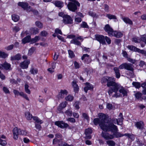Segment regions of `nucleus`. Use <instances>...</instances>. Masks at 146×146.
Instances as JSON below:
<instances>
[{"label":"nucleus","instance_id":"obj_10","mask_svg":"<svg viewBox=\"0 0 146 146\" xmlns=\"http://www.w3.org/2000/svg\"><path fill=\"white\" fill-rule=\"evenodd\" d=\"M96 40L98 41L100 44L105 45L106 44L105 41V36L102 35L96 34L95 35Z\"/></svg>","mask_w":146,"mask_h":146},{"label":"nucleus","instance_id":"obj_38","mask_svg":"<svg viewBox=\"0 0 146 146\" xmlns=\"http://www.w3.org/2000/svg\"><path fill=\"white\" fill-rule=\"evenodd\" d=\"M65 99L66 101L71 102L73 100L74 97L70 95H69L65 98Z\"/></svg>","mask_w":146,"mask_h":146},{"label":"nucleus","instance_id":"obj_34","mask_svg":"<svg viewBox=\"0 0 146 146\" xmlns=\"http://www.w3.org/2000/svg\"><path fill=\"white\" fill-rule=\"evenodd\" d=\"M123 20L126 23H128L130 25H132L133 24L132 21L129 18L124 17L123 18Z\"/></svg>","mask_w":146,"mask_h":146},{"label":"nucleus","instance_id":"obj_33","mask_svg":"<svg viewBox=\"0 0 146 146\" xmlns=\"http://www.w3.org/2000/svg\"><path fill=\"white\" fill-rule=\"evenodd\" d=\"M12 19L13 21L15 22L18 21L19 19V16L15 14H13L12 15Z\"/></svg>","mask_w":146,"mask_h":146},{"label":"nucleus","instance_id":"obj_37","mask_svg":"<svg viewBox=\"0 0 146 146\" xmlns=\"http://www.w3.org/2000/svg\"><path fill=\"white\" fill-rule=\"evenodd\" d=\"M127 48L130 50L135 52H137L138 49L137 48L132 45H128Z\"/></svg>","mask_w":146,"mask_h":146},{"label":"nucleus","instance_id":"obj_50","mask_svg":"<svg viewBox=\"0 0 146 146\" xmlns=\"http://www.w3.org/2000/svg\"><path fill=\"white\" fill-rule=\"evenodd\" d=\"M86 87L88 89V90H92L93 88V86L89 83L87 82L86 83Z\"/></svg>","mask_w":146,"mask_h":146},{"label":"nucleus","instance_id":"obj_32","mask_svg":"<svg viewBox=\"0 0 146 146\" xmlns=\"http://www.w3.org/2000/svg\"><path fill=\"white\" fill-rule=\"evenodd\" d=\"M31 33L33 35H36L38 34V30L36 28H32L30 29Z\"/></svg>","mask_w":146,"mask_h":146},{"label":"nucleus","instance_id":"obj_6","mask_svg":"<svg viewBox=\"0 0 146 146\" xmlns=\"http://www.w3.org/2000/svg\"><path fill=\"white\" fill-rule=\"evenodd\" d=\"M71 2L68 3L67 7L69 10L72 12H75L80 6V4L76 0H68Z\"/></svg>","mask_w":146,"mask_h":146},{"label":"nucleus","instance_id":"obj_21","mask_svg":"<svg viewBox=\"0 0 146 146\" xmlns=\"http://www.w3.org/2000/svg\"><path fill=\"white\" fill-rule=\"evenodd\" d=\"M113 135L116 137H120L123 136V134L117 132V128H112Z\"/></svg>","mask_w":146,"mask_h":146},{"label":"nucleus","instance_id":"obj_7","mask_svg":"<svg viewBox=\"0 0 146 146\" xmlns=\"http://www.w3.org/2000/svg\"><path fill=\"white\" fill-rule=\"evenodd\" d=\"M119 118L118 119H109V121L113 125L111 126L110 128H117L116 126L114 124H117L118 125H121L123 124V117L122 113H120L119 116Z\"/></svg>","mask_w":146,"mask_h":146},{"label":"nucleus","instance_id":"obj_36","mask_svg":"<svg viewBox=\"0 0 146 146\" xmlns=\"http://www.w3.org/2000/svg\"><path fill=\"white\" fill-rule=\"evenodd\" d=\"M65 114L68 117H70L72 116V111L70 109L67 110L64 112Z\"/></svg>","mask_w":146,"mask_h":146},{"label":"nucleus","instance_id":"obj_4","mask_svg":"<svg viewBox=\"0 0 146 146\" xmlns=\"http://www.w3.org/2000/svg\"><path fill=\"white\" fill-rule=\"evenodd\" d=\"M13 138L15 140H17L19 135H27L29 134V132L25 129L21 128H14L13 131Z\"/></svg>","mask_w":146,"mask_h":146},{"label":"nucleus","instance_id":"obj_44","mask_svg":"<svg viewBox=\"0 0 146 146\" xmlns=\"http://www.w3.org/2000/svg\"><path fill=\"white\" fill-rule=\"evenodd\" d=\"M106 17H108L109 19H117V17L116 16L114 15L108 14L106 15Z\"/></svg>","mask_w":146,"mask_h":146},{"label":"nucleus","instance_id":"obj_11","mask_svg":"<svg viewBox=\"0 0 146 146\" xmlns=\"http://www.w3.org/2000/svg\"><path fill=\"white\" fill-rule=\"evenodd\" d=\"M33 118L35 121V126L36 128H40L41 126L40 124L43 123V121L36 116H34Z\"/></svg>","mask_w":146,"mask_h":146},{"label":"nucleus","instance_id":"obj_8","mask_svg":"<svg viewBox=\"0 0 146 146\" xmlns=\"http://www.w3.org/2000/svg\"><path fill=\"white\" fill-rule=\"evenodd\" d=\"M133 65L130 63H124L119 66V68L120 69H125L133 71L134 70Z\"/></svg>","mask_w":146,"mask_h":146},{"label":"nucleus","instance_id":"obj_54","mask_svg":"<svg viewBox=\"0 0 146 146\" xmlns=\"http://www.w3.org/2000/svg\"><path fill=\"white\" fill-rule=\"evenodd\" d=\"M40 34L41 36L45 37L47 36L48 33L46 31H43L40 32Z\"/></svg>","mask_w":146,"mask_h":146},{"label":"nucleus","instance_id":"obj_58","mask_svg":"<svg viewBox=\"0 0 146 146\" xmlns=\"http://www.w3.org/2000/svg\"><path fill=\"white\" fill-rule=\"evenodd\" d=\"M74 68L75 69H78L80 67L79 64L76 61L74 62Z\"/></svg>","mask_w":146,"mask_h":146},{"label":"nucleus","instance_id":"obj_47","mask_svg":"<svg viewBox=\"0 0 146 146\" xmlns=\"http://www.w3.org/2000/svg\"><path fill=\"white\" fill-rule=\"evenodd\" d=\"M68 53L69 56L71 58H74L75 56V55L73 52L70 50H68Z\"/></svg>","mask_w":146,"mask_h":146},{"label":"nucleus","instance_id":"obj_52","mask_svg":"<svg viewBox=\"0 0 146 146\" xmlns=\"http://www.w3.org/2000/svg\"><path fill=\"white\" fill-rule=\"evenodd\" d=\"M137 52L141 53L142 54H143L145 55L146 56V51L143 50H141L138 48Z\"/></svg>","mask_w":146,"mask_h":146},{"label":"nucleus","instance_id":"obj_49","mask_svg":"<svg viewBox=\"0 0 146 146\" xmlns=\"http://www.w3.org/2000/svg\"><path fill=\"white\" fill-rule=\"evenodd\" d=\"M81 27L83 28H88V26L86 23L85 22H83L81 24Z\"/></svg>","mask_w":146,"mask_h":146},{"label":"nucleus","instance_id":"obj_62","mask_svg":"<svg viewBox=\"0 0 146 146\" xmlns=\"http://www.w3.org/2000/svg\"><path fill=\"white\" fill-rule=\"evenodd\" d=\"M55 33H58L61 35L62 34V33L61 30L58 28L56 29H55Z\"/></svg>","mask_w":146,"mask_h":146},{"label":"nucleus","instance_id":"obj_59","mask_svg":"<svg viewBox=\"0 0 146 146\" xmlns=\"http://www.w3.org/2000/svg\"><path fill=\"white\" fill-rule=\"evenodd\" d=\"M107 108L109 110L113 108V106L112 104L110 103H107L106 105Z\"/></svg>","mask_w":146,"mask_h":146},{"label":"nucleus","instance_id":"obj_55","mask_svg":"<svg viewBox=\"0 0 146 146\" xmlns=\"http://www.w3.org/2000/svg\"><path fill=\"white\" fill-rule=\"evenodd\" d=\"M14 45L13 44L10 45L6 47L5 49L7 50H9L13 49Z\"/></svg>","mask_w":146,"mask_h":146},{"label":"nucleus","instance_id":"obj_2","mask_svg":"<svg viewBox=\"0 0 146 146\" xmlns=\"http://www.w3.org/2000/svg\"><path fill=\"white\" fill-rule=\"evenodd\" d=\"M115 79L114 78L107 76L104 77L102 79L101 82L102 83L107 82V85L108 87H112L109 89L108 91V94L110 96L111 95V92L113 90L115 92L116 91L119 87L118 84L115 82Z\"/></svg>","mask_w":146,"mask_h":146},{"label":"nucleus","instance_id":"obj_56","mask_svg":"<svg viewBox=\"0 0 146 146\" xmlns=\"http://www.w3.org/2000/svg\"><path fill=\"white\" fill-rule=\"evenodd\" d=\"M82 115L84 119H86L88 121L89 120V117L87 114L85 113H83Z\"/></svg>","mask_w":146,"mask_h":146},{"label":"nucleus","instance_id":"obj_25","mask_svg":"<svg viewBox=\"0 0 146 146\" xmlns=\"http://www.w3.org/2000/svg\"><path fill=\"white\" fill-rule=\"evenodd\" d=\"M18 5L21 7L24 10H26L27 7L29 6V4L27 3L19 2L18 3Z\"/></svg>","mask_w":146,"mask_h":146},{"label":"nucleus","instance_id":"obj_13","mask_svg":"<svg viewBox=\"0 0 146 146\" xmlns=\"http://www.w3.org/2000/svg\"><path fill=\"white\" fill-rule=\"evenodd\" d=\"M63 22L65 24H72L73 19L70 16L66 15L63 19Z\"/></svg>","mask_w":146,"mask_h":146},{"label":"nucleus","instance_id":"obj_16","mask_svg":"<svg viewBox=\"0 0 146 146\" xmlns=\"http://www.w3.org/2000/svg\"><path fill=\"white\" fill-rule=\"evenodd\" d=\"M13 93L16 96H18L19 95L25 98L27 100H29V99L27 95L23 92H20L16 90H13Z\"/></svg>","mask_w":146,"mask_h":146},{"label":"nucleus","instance_id":"obj_26","mask_svg":"<svg viewBox=\"0 0 146 146\" xmlns=\"http://www.w3.org/2000/svg\"><path fill=\"white\" fill-rule=\"evenodd\" d=\"M119 68L117 67H115L113 68V70L115 73L116 77L117 78H119L120 76V74L119 70Z\"/></svg>","mask_w":146,"mask_h":146},{"label":"nucleus","instance_id":"obj_46","mask_svg":"<svg viewBox=\"0 0 146 146\" xmlns=\"http://www.w3.org/2000/svg\"><path fill=\"white\" fill-rule=\"evenodd\" d=\"M31 40V41L32 43H34L40 40V38L38 36H36L34 38Z\"/></svg>","mask_w":146,"mask_h":146},{"label":"nucleus","instance_id":"obj_3","mask_svg":"<svg viewBox=\"0 0 146 146\" xmlns=\"http://www.w3.org/2000/svg\"><path fill=\"white\" fill-rule=\"evenodd\" d=\"M102 136L106 140L111 139L114 138L112 128H102Z\"/></svg>","mask_w":146,"mask_h":146},{"label":"nucleus","instance_id":"obj_22","mask_svg":"<svg viewBox=\"0 0 146 146\" xmlns=\"http://www.w3.org/2000/svg\"><path fill=\"white\" fill-rule=\"evenodd\" d=\"M81 59L85 63H88L90 62L89 56L87 54H84L81 57Z\"/></svg>","mask_w":146,"mask_h":146},{"label":"nucleus","instance_id":"obj_30","mask_svg":"<svg viewBox=\"0 0 146 146\" xmlns=\"http://www.w3.org/2000/svg\"><path fill=\"white\" fill-rule=\"evenodd\" d=\"M72 85L74 88V90L75 92H77L79 90V87L78 85L75 81H73L72 82Z\"/></svg>","mask_w":146,"mask_h":146},{"label":"nucleus","instance_id":"obj_42","mask_svg":"<svg viewBox=\"0 0 146 146\" xmlns=\"http://www.w3.org/2000/svg\"><path fill=\"white\" fill-rule=\"evenodd\" d=\"M141 86L145 89L142 91V93L143 94L146 95V83H143Z\"/></svg>","mask_w":146,"mask_h":146},{"label":"nucleus","instance_id":"obj_15","mask_svg":"<svg viewBox=\"0 0 146 146\" xmlns=\"http://www.w3.org/2000/svg\"><path fill=\"white\" fill-rule=\"evenodd\" d=\"M68 94V92L66 90H61L60 92L59 93L58 95L57 96V97L59 99L63 98L64 96L67 95Z\"/></svg>","mask_w":146,"mask_h":146},{"label":"nucleus","instance_id":"obj_1","mask_svg":"<svg viewBox=\"0 0 146 146\" xmlns=\"http://www.w3.org/2000/svg\"><path fill=\"white\" fill-rule=\"evenodd\" d=\"M98 118H96L93 121L95 125H98L101 128H110L111 126L113 125L105 114L100 113L98 114Z\"/></svg>","mask_w":146,"mask_h":146},{"label":"nucleus","instance_id":"obj_43","mask_svg":"<svg viewBox=\"0 0 146 146\" xmlns=\"http://www.w3.org/2000/svg\"><path fill=\"white\" fill-rule=\"evenodd\" d=\"M8 56V54L4 52L0 51V57L3 58H5Z\"/></svg>","mask_w":146,"mask_h":146},{"label":"nucleus","instance_id":"obj_64","mask_svg":"<svg viewBox=\"0 0 146 146\" xmlns=\"http://www.w3.org/2000/svg\"><path fill=\"white\" fill-rule=\"evenodd\" d=\"M141 40L145 42L146 41V35H143L141 38Z\"/></svg>","mask_w":146,"mask_h":146},{"label":"nucleus","instance_id":"obj_51","mask_svg":"<svg viewBox=\"0 0 146 146\" xmlns=\"http://www.w3.org/2000/svg\"><path fill=\"white\" fill-rule=\"evenodd\" d=\"M30 71L31 74H34L37 73L38 70L36 69H35L33 68H31Z\"/></svg>","mask_w":146,"mask_h":146},{"label":"nucleus","instance_id":"obj_63","mask_svg":"<svg viewBox=\"0 0 146 146\" xmlns=\"http://www.w3.org/2000/svg\"><path fill=\"white\" fill-rule=\"evenodd\" d=\"M132 41L133 42L137 43L140 42V40L137 38L135 37L132 39Z\"/></svg>","mask_w":146,"mask_h":146},{"label":"nucleus","instance_id":"obj_27","mask_svg":"<svg viewBox=\"0 0 146 146\" xmlns=\"http://www.w3.org/2000/svg\"><path fill=\"white\" fill-rule=\"evenodd\" d=\"M135 124L137 128H143L144 125V122L142 121L135 122Z\"/></svg>","mask_w":146,"mask_h":146},{"label":"nucleus","instance_id":"obj_45","mask_svg":"<svg viewBox=\"0 0 146 146\" xmlns=\"http://www.w3.org/2000/svg\"><path fill=\"white\" fill-rule=\"evenodd\" d=\"M36 25L38 28L41 29L43 27V24L40 22L38 21H36L35 22Z\"/></svg>","mask_w":146,"mask_h":146},{"label":"nucleus","instance_id":"obj_53","mask_svg":"<svg viewBox=\"0 0 146 146\" xmlns=\"http://www.w3.org/2000/svg\"><path fill=\"white\" fill-rule=\"evenodd\" d=\"M105 41H106L107 43L108 44H110L111 43V40L110 38L107 36H105Z\"/></svg>","mask_w":146,"mask_h":146},{"label":"nucleus","instance_id":"obj_24","mask_svg":"<svg viewBox=\"0 0 146 146\" xmlns=\"http://www.w3.org/2000/svg\"><path fill=\"white\" fill-rule=\"evenodd\" d=\"M29 63L30 61L29 60H25L20 64V66L23 69L26 68H28Z\"/></svg>","mask_w":146,"mask_h":146},{"label":"nucleus","instance_id":"obj_39","mask_svg":"<svg viewBox=\"0 0 146 146\" xmlns=\"http://www.w3.org/2000/svg\"><path fill=\"white\" fill-rule=\"evenodd\" d=\"M132 85L135 88H139L141 87V84L139 82H133Z\"/></svg>","mask_w":146,"mask_h":146},{"label":"nucleus","instance_id":"obj_61","mask_svg":"<svg viewBox=\"0 0 146 146\" xmlns=\"http://www.w3.org/2000/svg\"><path fill=\"white\" fill-rule=\"evenodd\" d=\"M3 90L6 94L9 93V91L8 88L5 87H4L3 88Z\"/></svg>","mask_w":146,"mask_h":146},{"label":"nucleus","instance_id":"obj_29","mask_svg":"<svg viewBox=\"0 0 146 146\" xmlns=\"http://www.w3.org/2000/svg\"><path fill=\"white\" fill-rule=\"evenodd\" d=\"M31 37L30 36H28L23 39L22 40V42L24 44H25L27 42H29L31 41Z\"/></svg>","mask_w":146,"mask_h":146},{"label":"nucleus","instance_id":"obj_5","mask_svg":"<svg viewBox=\"0 0 146 146\" xmlns=\"http://www.w3.org/2000/svg\"><path fill=\"white\" fill-rule=\"evenodd\" d=\"M118 85L119 86V87L117 88V90L115 92L113 90L111 92V95L113 92L115 93L112 96L116 98L120 97L121 96V94L123 95V96H127V92L126 90L124 88L121 86L120 85L118 84Z\"/></svg>","mask_w":146,"mask_h":146},{"label":"nucleus","instance_id":"obj_14","mask_svg":"<svg viewBox=\"0 0 146 146\" xmlns=\"http://www.w3.org/2000/svg\"><path fill=\"white\" fill-rule=\"evenodd\" d=\"M0 69L10 70L11 69V65L10 64L5 62L3 64H0Z\"/></svg>","mask_w":146,"mask_h":146},{"label":"nucleus","instance_id":"obj_17","mask_svg":"<svg viewBox=\"0 0 146 146\" xmlns=\"http://www.w3.org/2000/svg\"><path fill=\"white\" fill-rule=\"evenodd\" d=\"M104 29L105 31L107 32L109 35L110 36L113 31V29L108 24L106 25Z\"/></svg>","mask_w":146,"mask_h":146},{"label":"nucleus","instance_id":"obj_41","mask_svg":"<svg viewBox=\"0 0 146 146\" xmlns=\"http://www.w3.org/2000/svg\"><path fill=\"white\" fill-rule=\"evenodd\" d=\"M7 144L6 140L2 139L0 137V145L3 146H5Z\"/></svg>","mask_w":146,"mask_h":146},{"label":"nucleus","instance_id":"obj_12","mask_svg":"<svg viewBox=\"0 0 146 146\" xmlns=\"http://www.w3.org/2000/svg\"><path fill=\"white\" fill-rule=\"evenodd\" d=\"M55 125L60 128H66L69 126L67 123L64 122L63 121H57L55 122Z\"/></svg>","mask_w":146,"mask_h":146},{"label":"nucleus","instance_id":"obj_35","mask_svg":"<svg viewBox=\"0 0 146 146\" xmlns=\"http://www.w3.org/2000/svg\"><path fill=\"white\" fill-rule=\"evenodd\" d=\"M106 142L109 146H115L116 144L115 143L113 140H108Z\"/></svg>","mask_w":146,"mask_h":146},{"label":"nucleus","instance_id":"obj_28","mask_svg":"<svg viewBox=\"0 0 146 146\" xmlns=\"http://www.w3.org/2000/svg\"><path fill=\"white\" fill-rule=\"evenodd\" d=\"M25 115L26 119L29 120H30L33 118L32 115L29 112H26L25 113Z\"/></svg>","mask_w":146,"mask_h":146},{"label":"nucleus","instance_id":"obj_19","mask_svg":"<svg viewBox=\"0 0 146 146\" xmlns=\"http://www.w3.org/2000/svg\"><path fill=\"white\" fill-rule=\"evenodd\" d=\"M92 132L91 128H87L85 130V134L86 135V139H90L91 138V136L90 134Z\"/></svg>","mask_w":146,"mask_h":146},{"label":"nucleus","instance_id":"obj_18","mask_svg":"<svg viewBox=\"0 0 146 146\" xmlns=\"http://www.w3.org/2000/svg\"><path fill=\"white\" fill-rule=\"evenodd\" d=\"M123 36V34L121 32L113 31L110 36H114L117 38H119L122 37Z\"/></svg>","mask_w":146,"mask_h":146},{"label":"nucleus","instance_id":"obj_60","mask_svg":"<svg viewBox=\"0 0 146 146\" xmlns=\"http://www.w3.org/2000/svg\"><path fill=\"white\" fill-rule=\"evenodd\" d=\"M67 120L68 121H69L72 123H75V120L73 118H72V117L68 118L67 119Z\"/></svg>","mask_w":146,"mask_h":146},{"label":"nucleus","instance_id":"obj_57","mask_svg":"<svg viewBox=\"0 0 146 146\" xmlns=\"http://www.w3.org/2000/svg\"><path fill=\"white\" fill-rule=\"evenodd\" d=\"M142 96V94L139 92H137L135 94L136 98L137 99H139Z\"/></svg>","mask_w":146,"mask_h":146},{"label":"nucleus","instance_id":"obj_23","mask_svg":"<svg viewBox=\"0 0 146 146\" xmlns=\"http://www.w3.org/2000/svg\"><path fill=\"white\" fill-rule=\"evenodd\" d=\"M52 3L54 4L56 7L59 8H62L64 5L63 2L61 1L57 0L53 1Z\"/></svg>","mask_w":146,"mask_h":146},{"label":"nucleus","instance_id":"obj_20","mask_svg":"<svg viewBox=\"0 0 146 146\" xmlns=\"http://www.w3.org/2000/svg\"><path fill=\"white\" fill-rule=\"evenodd\" d=\"M67 104V102L65 101L60 104L58 108V110L61 112L65 108Z\"/></svg>","mask_w":146,"mask_h":146},{"label":"nucleus","instance_id":"obj_9","mask_svg":"<svg viewBox=\"0 0 146 146\" xmlns=\"http://www.w3.org/2000/svg\"><path fill=\"white\" fill-rule=\"evenodd\" d=\"M79 40L82 42L84 39L82 36H77L74 38L72 39L70 42V43L73 44L77 46H80L81 45V42L78 41Z\"/></svg>","mask_w":146,"mask_h":146},{"label":"nucleus","instance_id":"obj_31","mask_svg":"<svg viewBox=\"0 0 146 146\" xmlns=\"http://www.w3.org/2000/svg\"><path fill=\"white\" fill-rule=\"evenodd\" d=\"M21 58V55L19 54H18L15 56H11V60H20Z\"/></svg>","mask_w":146,"mask_h":146},{"label":"nucleus","instance_id":"obj_40","mask_svg":"<svg viewBox=\"0 0 146 146\" xmlns=\"http://www.w3.org/2000/svg\"><path fill=\"white\" fill-rule=\"evenodd\" d=\"M29 85L26 84L25 85V91L26 93L28 94H31V91L29 89Z\"/></svg>","mask_w":146,"mask_h":146},{"label":"nucleus","instance_id":"obj_48","mask_svg":"<svg viewBox=\"0 0 146 146\" xmlns=\"http://www.w3.org/2000/svg\"><path fill=\"white\" fill-rule=\"evenodd\" d=\"M35 48L34 47L31 48L29 50L28 55H31L33 53L35 50Z\"/></svg>","mask_w":146,"mask_h":146}]
</instances>
